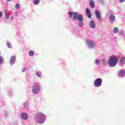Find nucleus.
Masks as SVG:
<instances>
[{
  "label": "nucleus",
  "instance_id": "1",
  "mask_svg": "<svg viewBox=\"0 0 125 125\" xmlns=\"http://www.w3.org/2000/svg\"><path fill=\"white\" fill-rule=\"evenodd\" d=\"M68 14L69 15V17L72 18L73 16V20H78L80 21L78 23V25L79 27H83V15L81 14H79L78 13H74V12H69Z\"/></svg>",
  "mask_w": 125,
  "mask_h": 125
},
{
  "label": "nucleus",
  "instance_id": "10",
  "mask_svg": "<svg viewBox=\"0 0 125 125\" xmlns=\"http://www.w3.org/2000/svg\"><path fill=\"white\" fill-rule=\"evenodd\" d=\"M89 4L92 8H94L95 7L94 5V1H93V0H89Z\"/></svg>",
  "mask_w": 125,
  "mask_h": 125
},
{
  "label": "nucleus",
  "instance_id": "7",
  "mask_svg": "<svg viewBox=\"0 0 125 125\" xmlns=\"http://www.w3.org/2000/svg\"><path fill=\"white\" fill-rule=\"evenodd\" d=\"M16 61V57H15V56H13L11 58V60H10V64L11 65H13L14 64V63H15Z\"/></svg>",
  "mask_w": 125,
  "mask_h": 125
},
{
  "label": "nucleus",
  "instance_id": "12",
  "mask_svg": "<svg viewBox=\"0 0 125 125\" xmlns=\"http://www.w3.org/2000/svg\"><path fill=\"white\" fill-rule=\"evenodd\" d=\"M95 13L96 18L97 19H100V18H101V15H100V13H99V11H96Z\"/></svg>",
  "mask_w": 125,
  "mask_h": 125
},
{
  "label": "nucleus",
  "instance_id": "14",
  "mask_svg": "<svg viewBox=\"0 0 125 125\" xmlns=\"http://www.w3.org/2000/svg\"><path fill=\"white\" fill-rule=\"evenodd\" d=\"M109 21L110 22H114L115 21V16L114 15H111L109 16Z\"/></svg>",
  "mask_w": 125,
  "mask_h": 125
},
{
  "label": "nucleus",
  "instance_id": "27",
  "mask_svg": "<svg viewBox=\"0 0 125 125\" xmlns=\"http://www.w3.org/2000/svg\"><path fill=\"white\" fill-rule=\"evenodd\" d=\"M125 0H120V1L121 2H124V1H125Z\"/></svg>",
  "mask_w": 125,
  "mask_h": 125
},
{
  "label": "nucleus",
  "instance_id": "29",
  "mask_svg": "<svg viewBox=\"0 0 125 125\" xmlns=\"http://www.w3.org/2000/svg\"><path fill=\"white\" fill-rule=\"evenodd\" d=\"M8 1H10V0H7Z\"/></svg>",
  "mask_w": 125,
  "mask_h": 125
},
{
  "label": "nucleus",
  "instance_id": "16",
  "mask_svg": "<svg viewBox=\"0 0 125 125\" xmlns=\"http://www.w3.org/2000/svg\"><path fill=\"white\" fill-rule=\"evenodd\" d=\"M118 32H119V28L117 27L114 28L113 29V32L115 33V34H117Z\"/></svg>",
  "mask_w": 125,
  "mask_h": 125
},
{
  "label": "nucleus",
  "instance_id": "24",
  "mask_svg": "<svg viewBox=\"0 0 125 125\" xmlns=\"http://www.w3.org/2000/svg\"><path fill=\"white\" fill-rule=\"evenodd\" d=\"M19 7H20V5L19 4H17L16 5V8L18 9V8H19Z\"/></svg>",
  "mask_w": 125,
  "mask_h": 125
},
{
  "label": "nucleus",
  "instance_id": "17",
  "mask_svg": "<svg viewBox=\"0 0 125 125\" xmlns=\"http://www.w3.org/2000/svg\"><path fill=\"white\" fill-rule=\"evenodd\" d=\"M29 54L30 56H33V55L34 54V52L33 51L30 50L29 52Z\"/></svg>",
  "mask_w": 125,
  "mask_h": 125
},
{
  "label": "nucleus",
  "instance_id": "15",
  "mask_svg": "<svg viewBox=\"0 0 125 125\" xmlns=\"http://www.w3.org/2000/svg\"><path fill=\"white\" fill-rule=\"evenodd\" d=\"M125 71L121 70L120 71H119L118 75L119 77H124V76H125Z\"/></svg>",
  "mask_w": 125,
  "mask_h": 125
},
{
  "label": "nucleus",
  "instance_id": "5",
  "mask_svg": "<svg viewBox=\"0 0 125 125\" xmlns=\"http://www.w3.org/2000/svg\"><path fill=\"white\" fill-rule=\"evenodd\" d=\"M102 83V80L101 78H98L94 82V85L96 87H99L100 86Z\"/></svg>",
  "mask_w": 125,
  "mask_h": 125
},
{
  "label": "nucleus",
  "instance_id": "2",
  "mask_svg": "<svg viewBox=\"0 0 125 125\" xmlns=\"http://www.w3.org/2000/svg\"><path fill=\"white\" fill-rule=\"evenodd\" d=\"M119 62V57L117 56H111L108 61L110 67H115Z\"/></svg>",
  "mask_w": 125,
  "mask_h": 125
},
{
  "label": "nucleus",
  "instance_id": "28",
  "mask_svg": "<svg viewBox=\"0 0 125 125\" xmlns=\"http://www.w3.org/2000/svg\"><path fill=\"white\" fill-rule=\"evenodd\" d=\"M119 34H120V35H123V34H124V33L122 32L121 33H120Z\"/></svg>",
  "mask_w": 125,
  "mask_h": 125
},
{
  "label": "nucleus",
  "instance_id": "21",
  "mask_svg": "<svg viewBox=\"0 0 125 125\" xmlns=\"http://www.w3.org/2000/svg\"><path fill=\"white\" fill-rule=\"evenodd\" d=\"M100 62V60H96L95 61V63L96 64H97V65H98Z\"/></svg>",
  "mask_w": 125,
  "mask_h": 125
},
{
  "label": "nucleus",
  "instance_id": "3",
  "mask_svg": "<svg viewBox=\"0 0 125 125\" xmlns=\"http://www.w3.org/2000/svg\"><path fill=\"white\" fill-rule=\"evenodd\" d=\"M36 121L39 124H42L45 121V116L44 115L39 112L37 114L36 117Z\"/></svg>",
  "mask_w": 125,
  "mask_h": 125
},
{
  "label": "nucleus",
  "instance_id": "4",
  "mask_svg": "<svg viewBox=\"0 0 125 125\" xmlns=\"http://www.w3.org/2000/svg\"><path fill=\"white\" fill-rule=\"evenodd\" d=\"M32 90L34 93H39L40 91V84L38 83H35Z\"/></svg>",
  "mask_w": 125,
  "mask_h": 125
},
{
  "label": "nucleus",
  "instance_id": "22",
  "mask_svg": "<svg viewBox=\"0 0 125 125\" xmlns=\"http://www.w3.org/2000/svg\"><path fill=\"white\" fill-rule=\"evenodd\" d=\"M36 75L37 77H39V78L41 77V74L39 72H36Z\"/></svg>",
  "mask_w": 125,
  "mask_h": 125
},
{
  "label": "nucleus",
  "instance_id": "9",
  "mask_svg": "<svg viewBox=\"0 0 125 125\" xmlns=\"http://www.w3.org/2000/svg\"><path fill=\"white\" fill-rule=\"evenodd\" d=\"M96 24L94 21H91L90 22V27L92 28V29H94L95 28Z\"/></svg>",
  "mask_w": 125,
  "mask_h": 125
},
{
  "label": "nucleus",
  "instance_id": "11",
  "mask_svg": "<svg viewBox=\"0 0 125 125\" xmlns=\"http://www.w3.org/2000/svg\"><path fill=\"white\" fill-rule=\"evenodd\" d=\"M86 14L88 16V18H91V13H90V11L89 9H86Z\"/></svg>",
  "mask_w": 125,
  "mask_h": 125
},
{
  "label": "nucleus",
  "instance_id": "26",
  "mask_svg": "<svg viewBox=\"0 0 125 125\" xmlns=\"http://www.w3.org/2000/svg\"><path fill=\"white\" fill-rule=\"evenodd\" d=\"M1 16H2V13L0 12V17H1Z\"/></svg>",
  "mask_w": 125,
  "mask_h": 125
},
{
  "label": "nucleus",
  "instance_id": "20",
  "mask_svg": "<svg viewBox=\"0 0 125 125\" xmlns=\"http://www.w3.org/2000/svg\"><path fill=\"white\" fill-rule=\"evenodd\" d=\"M40 2V0H34V4H38Z\"/></svg>",
  "mask_w": 125,
  "mask_h": 125
},
{
  "label": "nucleus",
  "instance_id": "25",
  "mask_svg": "<svg viewBox=\"0 0 125 125\" xmlns=\"http://www.w3.org/2000/svg\"><path fill=\"white\" fill-rule=\"evenodd\" d=\"M25 71H26V68H23L22 69V72L23 73H24V72H25Z\"/></svg>",
  "mask_w": 125,
  "mask_h": 125
},
{
  "label": "nucleus",
  "instance_id": "8",
  "mask_svg": "<svg viewBox=\"0 0 125 125\" xmlns=\"http://www.w3.org/2000/svg\"><path fill=\"white\" fill-rule=\"evenodd\" d=\"M21 118L23 120H27L28 119V115L25 113H22L21 114Z\"/></svg>",
  "mask_w": 125,
  "mask_h": 125
},
{
  "label": "nucleus",
  "instance_id": "13",
  "mask_svg": "<svg viewBox=\"0 0 125 125\" xmlns=\"http://www.w3.org/2000/svg\"><path fill=\"white\" fill-rule=\"evenodd\" d=\"M120 65H123V64H125V57H123L121 59L120 61L119 62Z\"/></svg>",
  "mask_w": 125,
  "mask_h": 125
},
{
  "label": "nucleus",
  "instance_id": "18",
  "mask_svg": "<svg viewBox=\"0 0 125 125\" xmlns=\"http://www.w3.org/2000/svg\"><path fill=\"white\" fill-rule=\"evenodd\" d=\"M5 16L7 19L9 18V14L8 13V11H7V10H6Z\"/></svg>",
  "mask_w": 125,
  "mask_h": 125
},
{
  "label": "nucleus",
  "instance_id": "23",
  "mask_svg": "<svg viewBox=\"0 0 125 125\" xmlns=\"http://www.w3.org/2000/svg\"><path fill=\"white\" fill-rule=\"evenodd\" d=\"M7 46L9 48H11V44H10V43H9V42H8L7 43Z\"/></svg>",
  "mask_w": 125,
  "mask_h": 125
},
{
  "label": "nucleus",
  "instance_id": "6",
  "mask_svg": "<svg viewBox=\"0 0 125 125\" xmlns=\"http://www.w3.org/2000/svg\"><path fill=\"white\" fill-rule=\"evenodd\" d=\"M87 44L89 46V48H93V47H95V44H94V42L92 40H88Z\"/></svg>",
  "mask_w": 125,
  "mask_h": 125
},
{
  "label": "nucleus",
  "instance_id": "19",
  "mask_svg": "<svg viewBox=\"0 0 125 125\" xmlns=\"http://www.w3.org/2000/svg\"><path fill=\"white\" fill-rule=\"evenodd\" d=\"M2 63H3V59L2 57H0V64H2Z\"/></svg>",
  "mask_w": 125,
  "mask_h": 125
}]
</instances>
